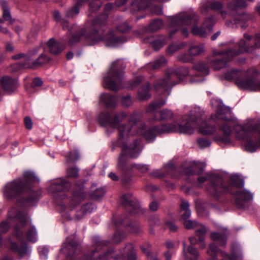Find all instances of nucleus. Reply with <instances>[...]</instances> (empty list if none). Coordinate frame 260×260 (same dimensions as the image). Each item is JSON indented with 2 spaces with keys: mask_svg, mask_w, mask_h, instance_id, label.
Here are the masks:
<instances>
[{
  "mask_svg": "<svg viewBox=\"0 0 260 260\" xmlns=\"http://www.w3.org/2000/svg\"><path fill=\"white\" fill-rule=\"evenodd\" d=\"M126 117V114L121 111L115 114L110 122V125L113 128H117L119 133L118 140L112 142V151H114L122 143L121 152L118 159L117 168L123 173L127 170L128 166L126 164L128 159L138 157L140 153L139 141H136L134 145H128L125 142L129 137L134 135H143L147 141L151 142L157 136L166 133L176 132L191 135L193 134L194 127L197 126L196 121L201 118L202 114L199 109H196L194 111H191L187 121L165 123L153 126L147 131H145V123L140 116L137 114L131 116L127 124H120Z\"/></svg>",
  "mask_w": 260,
  "mask_h": 260,
  "instance_id": "f257e3e1",
  "label": "nucleus"
},
{
  "mask_svg": "<svg viewBox=\"0 0 260 260\" xmlns=\"http://www.w3.org/2000/svg\"><path fill=\"white\" fill-rule=\"evenodd\" d=\"M108 15L104 13L96 18L92 23L89 28V34H85L84 29H82L79 32L76 33L70 38L69 44L73 46L78 43L82 37L85 39L91 41L90 45H94L102 40L105 43V45L109 47H115L119 43H123L125 40L123 38H117L114 36L112 32L108 34L104 37L102 36L103 29V27L105 25Z\"/></svg>",
  "mask_w": 260,
  "mask_h": 260,
  "instance_id": "f03ea898",
  "label": "nucleus"
},
{
  "mask_svg": "<svg viewBox=\"0 0 260 260\" xmlns=\"http://www.w3.org/2000/svg\"><path fill=\"white\" fill-rule=\"evenodd\" d=\"M173 26L192 25L191 32L194 36L206 38L212 31L216 21L213 15L206 17L201 26L197 25L199 17L194 13H183L171 18Z\"/></svg>",
  "mask_w": 260,
  "mask_h": 260,
  "instance_id": "7ed1b4c3",
  "label": "nucleus"
},
{
  "mask_svg": "<svg viewBox=\"0 0 260 260\" xmlns=\"http://www.w3.org/2000/svg\"><path fill=\"white\" fill-rule=\"evenodd\" d=\"M211 104L216 111L215 115L211 116V119L218 123L214 140L219 144L226 145L228 144L227 108L218 99H212Z\"/></svg>",
  "mask_w": 260,
  "mask_h": 260,
  "instance_id": "20e7f679",
  "label": "nucleus"
},
{
  "mask_svg": "<svg viewBox=\"0 0 260 260\" xmlns=\"http://www.w3.org/2000/svg\"><path fill=\"white\" fill-rule=\"evenodd\" d=\"M188 75L187 68L169 69L165 76L156 81L154 84V88L157 91L167 92L174 86L185 79Z\"/></svg>",
  "mask_w": 260,
  "mask_h": 260,
  "instance_id": "39448f33",
  "label": "nucleus"
},
{
  "mask_svg": "<svg viewBox=\"0 0 260 260\" xmlns=\"http://www.w3.org/2000/svg\"><path fill=\"white\" fill-rule=\"evenodd\" d=\"M35 181L39 182V179L34 173L26 171L24 173L23 180H15L6 184L4 196L6 198L12 199L22 194L30 189V184Z\"/></svg>",
  "mask_w": 260,
  "mask_h": 260,
  "instance_id": "423d86ee",
  "label": "nucleus"
},
{
  "mask_svg": "<svg viewBox=\"0 0 260 260\" xmlns=\"http://www.w3.org/2000/svg\"><path fill=\"white\" fill-rule=\"evenodd\" d=\"M14 221L16 224L13 229V235L17 239L20 241L26 239L32 242L37 241V232L34 226L30 227L25 233L24 232L29 222L27 214L18 212L14 217Z\"/></svg>",
  "mask_w": 260,
  "mask_h": 260,
  "instance_id": "0eeeda50",
  "label": "nucleus"
},
{
  "mask_svg": "<svg viewBox=\"0 0 260 260\" xmlns=\"http://www.w3.org/2000/svg\"><path fill=\"white\" fill-rule=\"evenodd\" d=\"M236 129L241 130L239 133L242 137L250 135L245 145L248 151L253 152L260 147V130L258 129V124L253 120H248L244 125H237Z\"/></svg>",
  "mask_w": 260,
  "mask_h": 260,
  "instance_id": "6e6552de",
  "label": "nucleus"
},
{
  "mask_svg": "<svg viewBox=\"0 0 260 260\" xmlns=\"http://www.w3.org/2000/svg\"><path fill=\"white\" fill-rule=\"evenodd\" d=\"M125 68L120 59L113 61L103 79V84L105 88L113 91L119 90L122 84L123 77V69Z\"/></svg>",
  "mask_w": 260,
  "mask_h": 260,
  "instance_id": "1a4fd4ad",
  "label": "nucleus"
},
{
  "mask_svg": "<svg viewBox=\"0 0 260 260\" xmlns=\"http://www.w3.org/2000/svg\"><path fill=\"white\" fill-rule=\"evenodd\" d=\"M239 71L232 70L229 73V81L236 79V84L241 88L250 91H260V80L256 78L260 74V72L256 68L252 67L246 72V79L243 80L237 78Z\"/></svg>",
  "mask_w": 260,
  "mask_h": 260,
  "instance_id": "9d476101",
  "label": "nucleus"
},
{
  "mask_svg": "<svg viewBox=\"0 0 260 260\" xmlns=\"http://www.w3.org/2000/svg\"><path fill=\"white\" fill-rule=\"evenodd\" d=\"M209 181L210 185L207 187L208 191L213 196L218 198L220 194L225 193L228 191L226 187V183L223 184L221 177L217 175L206 174L198 178V186L206 182Z\"/></svg>",
  "mask_w": 260,
  "mask_h": 260,
  "instance_id": "9b49d317",
  "label": "nucleus"
},
{
  "mask_svg": "<svg viewBox=\"0 0 260 260\" xmlns=\"http://www.w3.org/2000/svg\"><path fill=\"white\" fill-rule=\"evenodd\" d=\"M11 224L7 221H4L0 223V248L3 246H7L10 248L13 251L16 252L19 255L22 256L25 255L28 249L26 244L25 243H18L12 240L11 237L7 239H3L2 234L7 232L10 229Z\"/></svg>",
  "mask_w": 260,
  "mask_h": 260,
  "instance_id": "f8f14e48",
  "label": "nucleus"
},
{
  "mask_svg": "<svg viewBox=\"0 0 260 260\" xmlns=\"http://www.w3.org/2000/svg\"><path fill=\"white\" fill-rule=\"evenodd\" d=\"M212 53L213 56L222 57V58H216L211 61L213 69L217 71L225 68L228 64V44L226 43L219 44L218 48L214 49Z\"/></svg>",
  "mask_w": 260,
  "mask_h": 260,
  "instance_id": "ddd939ff",
  "label": "nucleus"
},
{
  "mask_svg": "<svg viewBox=\"0 0 260 260\" xmlns=\"http://www.w3.org/2000/svg\"><path fill=\"white\" fill-rule=\"evenodd\" d=\"M235 206L240 209L243 208L245 205L252 200L253 194L246 189L240 190L234 193Z\"/></svg>",
  "mask_w": 260,
  "mask_h": 260,
  "instance_id": "4468645a",
  "label": "nucleus"
},
{
  "mask_svg": "<svg viewBox=\"0 0 260 260\" xmlns=\"http://www.w3.org/2000/svg\"><path fill=\"white\" fill-rule=\"evenodd\" d=\"M121 203L129 208L128 210L131 214H138L141 211L137 200L131 193L125 194L122 197Z\"/></svg>",
  "mask_w": 260,
  "mask_h": 260,
  "instance_id": "2eb2a0df",
  "label": "nucleus"
},
{
  "mask_svg": "<svg viewBox=\"0 0 260 260\" xmlns=\"http://www.w3.org/2000/svg\"><path fill=\"white\" fill-rule=\"evenodd\" d=\"M71 187V183L63 178L55 180L50 185V189L53 193H59L68 191Z\"/></svg>",
  "mask_w": 260,
  "mask_h": 260,
  "instance_id": "dca6fc26",
  "label": "nucleus"
},
{
  "mask_svg": "<svg viewBox=\"0 0 260 260\" xmlns=\"http://www.w3.org/2000/svg\"><path fill=\"white\" fill-rule=\"evenodd\" d=\"M0 83L4 91L8 94L13 92L18 86L17 80L9 76L3 77Z\"/></svg>",
  "mask_w": 260,
  "mask_h": 260,
  "instance_id": "f3484780",
  "label": "nucleus"
},
{
  "mask_svg": "<svg viewBox=\"0 0 260 260\" xmlns=\"http://www.w3.org/2000/svg\"><path fill=\"white\" fill-rule=\"evenodd\" d=\"M244 39L246 40H241L240 41L239 46V49L236 52L234 53V55H238L239 54L243 53L244 52H252L253 49L255 48H260V45L258 42L254 43V47H249V41L251 39V37L248 35L245 34L244 35Z\"/></svg>",
  "mask_w": 260,
  "mask_h": 260,
  "instance_id": "a211bd4d",
  "label": "nucleus"
},
{
  "mask_svg": "<svg viewBox=\"0 0 260 260\" xmlns=\"http://www.w3.org/2000/svg\"><path fill=\"white\" fill-rule=\"evenodd\" d=\"M61 250L68 256H72L80 251V246L76 242L71 241L67 238L66 242L63 244Z\"/></svg>",
  "mask_w": 260,
  "mask_h": 260,
  "instance_id": "6ab92c4d",
  "label": "nucleus"
},
{
  "mask_svg": "<svg viewBox=\"0 0 260 260\" xmlns=\"http://www.w3.org/2000/svg\"><path fill=\"white\" fill-rule=\"evenodd\" d=\"M49 60L50 58L47 55L41 54L34 61L20 64V68L36 69L48 63Z\"/></svg>",
  "mask_w": 260,
  "mask_h": 260,
  "instance_id": "aec40b11",
  "label": "nucleus"
},
{
  "mask_svg": "<svg viewBox=\"0 0 260 260\" xmlns=\"http://www.w3.org/2000/svg\"><path fill=\"white\" fill-rule=\"evenodd\" d=\"M128 221L127 217L122 216L120 218L119 221L116 224H121L126 226L127 230L133 234H139L141 232V228L138 222H131L126 224Z\"/></svg>",
  "mask_w": 260,
  "mask_h": 260,
  "instance_id": "412c9836",
  "label": "nucleus"
},
{
  "mask_svg": "<svg viewBox=\"0 0 260 260\" xmlns=\"http://www.w3.org/2000/svg\"><path fill=\"white\" fill-rule=\"evenodd\" d=\"M183 255L186 260H198L200 256L197 249L192 246H189L186 248V243L184 242Z\"/></svg>",
  "mask_w": 260,
  "mask_h": 260,
  "instance_id": "4be33fe9",
  "label": "nucleus"
},
{
  "mask_svg": "<svg viewBox=\"0 0 260 260\" xmlns=\"http://www.w3.org/2000/svg\"><path fill=\"white\" fill-rule=\"evenodd\" d=\"M207 253L208 255L214 257L215 259H217V253L218 256L221 257L220 260H227L228 253L225 251L222 250H218V248L216 245L213 243L209 245V249L207 250Z\"/></svg>",
  "mask_w": 260,
  "mask_h": 260,
  "instance_id": "5701e85b",
  "label": "nucleus"
},
{
  "mask_svg": "<svg viewBox=\"0 0 260 260\" xmlns=\"http://www.w3.org/2000/svg\"><path fill=\"white\" fill-rule=\"evenodd\" d=\"M47 46L50 53L54 55L60 53L66 47L65 43H59L51 38L47 42Z\"/></svg>",
  "mask_w": 260,
  "mask_h": 260,
  "instance_id": "b1692460",
  "label": "nucleus"
},
{
  "mask_svg": "<svg viewBox=\"0 0 260 260\" xmlns=\"http://www.w3.org/2000/svg\"><path fill=\"white\" fill-rule=\"evenodd\" d=\"M117 101V97L114 95L109 93H102L101 95L100 102L108 108L116 107Z\"/></svg>",
  "mask_w": 260,
  "mask_h": 260,
  "instance_id": "393cba45",
  "label": "nucleus"
},
{
  "mask_svg": "<svg viewBox=\"0 0 260 260\" xmlns=\"http://www.w3.org/2000/svg\"><path fill=\"white\" fill-rule=\"evenodd\" d=\"M85 197V193L81 190L75 192L70 202L69 208L70 209H73L78 204L83 201Z\"/></svg>",
  "mask_w": 260,
  "mask_h": 260,
  "instance_id": "a878e982",
  "label": "nucleus"
},
{
  "mask_svg": "<svg viewBox=\"0 0 260 260\" xmlns=\"http://www.w3.org/2000/svg\"><path fill=\"white\" fill-rule=\"evenodd\" d=\"M150 84L147 83L145 86H142L138 91V98L140 101H145L150 99L151 95L149 93Z\"/></svg>",
  "mask_w": 260,
  "mask_h": 260,
  "instance_id": "bb28decb",
  "label": "nucleus"
},
{
  "mask_svg": "<svg viewBox=\"0 0 260 260\" xmlns=\"http://www.w3.org/2000/svg\"><path fill=\"white\" fill-rule=\"evenodd\" d=\"M0 5L3 10V17L4 21H8L10 24H13L14 19L12 18L7 3L4 1H1L0 2Z\"/></svg>",
  "mask_w": 260,
  "mask_h": 260,
  "instance_id": "cd10ccee",
  "label": "nucleus"
},
{
  "mask_svg": "<svg viewBox=\"0 0 260 260\" xmlns=\"http://www.w3.org/2000/svg\"><path fill=\"white\" fill-rule=\"evenodd\" d=\"M159 117H157L156 115L153 116V120H171L174 116L173 112L168 109H164L159 112Z\"/></svg>",
  "mask_w": 260,
  "mask_h": 260,
  "instance_id": "c85d7f7f",
  "label": "nucleus"
},
{
  "mask_svg": "<svg viewBox=\"0 0 260 260\" xmlns=\"http://www.w3.org/2000/svg\"><path fill=\"white\" fill-rule=\"evenodd\" d=\"M203 171V168L200 164L192 162V164L187 166L184 169V173L188 175L194 174L201 173Z\"/></svg>",
  "mask_w": 260,
  "mask_h": 260,
  "instance_id": "c756f323",
  "label": "nucleus"
},
{
  "mask_svg": "<svg viewBox=\"0 0 260 260\" xmlns=\"http://www.w3.org/2000/svg\"><path fill=\"white\" fill-rule=\"evenodd\" d=\"M152 38H148L145 40L146 43H150L155 50L161 48L167 42L166 38L164 36H160L158 39L151 41Z\"/></svg>",
  "mask_w": 260,
  "mask_h": 260,
  "instance_id": "7c9ffc66",
  "label": "nucleus"
},
{
  "mask_svg": "<svg viewBox=\"0 0 260 260\" xmlns=\"http://www.w3.org/2000/svg\"><path fill=\"white\" fill-rule=\"evenodd\" d=\"M199 132L200 134L204 135H210L216 132V128L214 125H210L206 122H204L199 126Z\"/></svg>",
  "mask_w": 260,
  "mask_h": 260,
  "instance_id": "2f4dec72",
  "label": "nucleus"
},
{
  "mask_svg": "<svg viewBox=\"0 0 260 260\" xmlns=\"http://www.w3.org/2000/svg\"><path fill=\"white\" fill-rule=\"evenodd\" d=\"M88 1V0H77L76 5L67 11L66 17L68 18H72L78 15L79 13V6Z\"/></svg>",
  "mask_w": 260,
  "mask_h": 260,
  "instance_id": "473e14b6",
  "label": "nucleus"
},
{
  "mask_svg": "<svg viewBox=\"0 0 260 260\" xmlns=\"http://www.w3.org/2000/svg\"><path fill=\"white\" fill-rule=\"evenodd\" d=\"M167 63V61L166 57L164 56H161L156 58L153 62H150L148 64V66L152 69L156 70L165 67Z\"/></svg>",
  "mask_w": 260,
  "mask_h": 260,
  "instance_id": "72a5a7b5",
  "label": "nucleus"
},
{
  "mask_svg": "<svg viewBox=\"0 0 260 260\" xmlns=\"http://www.w3.org/2000/svg\"><path fill=\"white\" fill-rule=\"evenodd\" d=\"M211 238L214 241L217 242L221 246H224L226 244V236L224 233L213 232L211 234Z\"/></svg>",
  "mask_w": 260,
  "mask_h": 260,
  "instance_id": "f704fd0d",
  "label": "nucleus"
},
{
  "mask_svg": "<svg viewBox=\"0 0 260 260\" xmlns=\"http://www.w3.org/2000/svg\"><path fill=\"white\" fill-rule=\"evenodd\" d=\"M243 179L237 174H233L229 177V185L240 187L244 185Z\"/></svg>",
  "mask_w": 260,
  "mask_h": 260,
  "instance_id": "c9c22d12",
  "label": "nucleus"
},
{
  "mask_svg": "<svg viewBox=\"0 0 260 260\" xmlns=\"http://www.w3.org/2000/svg\"><path fill=\"white\" fill-rule=\"evenodd\" d=\"M242 253L240 248L237 244H233L231 251L229 255V260H240L242 258Z\"/></svg>",
  "mask_w": 260,
  "mask_h": 260,
  "instance_id": "e433bc0d",
  "label": "nucleus"
},
{
  "mask_svg": "<svg viewBox=\"0 0 260 260\" xmlns=\"http://www.w3.org/2000/svg\"><path fill=\"white\" fill-rule=\"evenodd\" d=\"M189 207V203L186 201H183L180 205L181 216L182 219L184 220L188 219L191 215V212Z\"/></svg>",
  "mask_w": 260,
  "mask_h": 260,
  "instance_id": "4c0bfd02",
  "label": "nucleus"
},
{
  "mask_svg": "<svg viewBox=\"0 0 260 260\" xmlns=\"http://www.w3.org/2000/svg\"><path fill=\"white\" fill-rule=\"evenodd\" d=\"M12 58V59H15V60L23 59L24 61V62H20V63H16L15 64H14L13 68H14V69H15L16 70H21V69H23V68H20V67H21L20 64L24 63L25 62H30L29 56H28L27 54H25V53H19V54H16L15 55H13Z\"/></svg>",
  "mask_w": 260,
  "mask_h": 260,
  "instance_id": "58836bf2",
  "label": "nucleus"
},
{
  "mask_svg": "<svg viewBox=\"0 0 260 260\" xmlns=\"http://www.w3.org/2000/svg\"><path fill=\"white\" fill-rule=\"evenodd\" d=\"M193 69L200 72L202 75L206 76L209 74L210 71L208 66L204 62H199L193 66Z\"/></svg>",
  "mask_w": 260,
  "mask_h": 260,
  "instance_id": "ea45409f",
  "label": "nucleus"
},
{
  "mask_svg": "<svg viewBox=\"0 0 260 260\" xmlns=\"http://www.w3.org/2000/svg\"><path fill=\"white\" fill-rule=\"evenodd\" d=\"M192 56H196L201 55L205 51L204 45L203 44L193 45L188 49Z\"/></svg>",
  "mask_w": 260,
  "mask_h": 260,
  "instance_id": "a19ab883",
  "label": "nucleus"
},
{
  "mask_svg": "<svg viewBox=\"0 0 260 260\" xmlns=\"http://www.w3.org/2000/svg\"><path fill=\"white\" fill-rule=\"evenodd\" d=\"M167 100L161 99L158 101L151 103L146 108L147 113H152L157 109L163 106L166 103Z\"/></svg>",
  "mask_w": 260,
  "mask_h": 260,
  "instance_id": "79ce46f5",
  "label": "nucleus"
},
{
  "mask_svg": "<svg viewBox=\"0 0 260 260\" xmlns=\"http://www.w3.org/2000/svg\"><path fill=\"white\" fill-rule=\"evenodd\" d=\"M163 22L160 19H157L153 21L149 25L146 31L149 32L156 31L160 29L163 26Z\"/></svg>",
  "mask_w": 260,
  "mask_h": 260,
  "instance_id": "37998d69",
  "label": "nucleus"
},
{
  "mask_svg": "<svg viewBox=\"0 0 260 260\" xmlns=\"http://www.w3.org/2000/svg\"><path fill=\"white\" fill-rule=\"evenodd\" d=\"M98 120L102 125H106L108 124L110 125L111 121L110 114L108 112H102L99 115Z\"/></svg>",
  "mask_w": 260,
  "mask_h": 260,
  "instance_id": "c03bdc74",
  "label": "nucleus"
},
{
  "mask_svg": "<svg viewBox=\"0 0 260 260\" xmlns=\"http://www.w3.org/2000/svg\"><path fill=\"white\" fill-rule=\"evenodd\" d=\"M151 246L149 243H145L141 246V249L150 260H158L155 255H153L151 253Z\"/></svg>",
  "mask_w": 260,
  "mask_h": 260,
  "instance_id": "a18cd8bd",
  "label": "nucleus"
},
{
  "mask_svg": "<svg viewBox=\"0 0 260 260\" xmlns=\"http://www.w3.org/2000/svg\"><path fill=\"white\" fill-rule=\"evenodd\" d=\"M53 17L56 22L60 23L64 29L69 28V22L66 20L64 19L61 18L60 14L58 11H54L53 14Z\"/></svg>",
  "mask_w": 260,
  "mask_h": 260,
  "instance_id": "49530a36",
  "label": "nucleus"
},
{
  "mask_svg": "<svg viewBox=\"0 0 260 260\" xmlns=\"http://www.w3.org/2000/svg\"><path fill=\"white\" fill-rule=\"evenodd\" d=\"M247 6L245 0H234L231 2L230 7L232 9H243Z\"/></svg>",
  "mask_w": 260,
  "mask_h": 260,
  "instance_id": "de8ad7c7",
  "label": "nucleus"
},
{
  "mask_svg": "<svg viewBox=\"0 0 260 260\" xmlns=\"http://www.w3.org/2000/svg\"><path fill=\"white\" fill-rule=\"evenodd\" d=\"M222 7V5L217 2L215 1H211L207 4L205 7V10H220Z\"/></svg>",
  "mask_w": 260,
  "mask_h": 260,
  "instance_id": "09e8293b",
  "label": "nucleus"
},
{
  "mask_svg": "<svg viewBox=\"0 0 260 260\" xmlns=\"http://www.w3.org/2000/svg\"><path fill=\"white\" fill-rule=\"evenodd\" d=\"M177 59L181 62L185 63L192 61L193 60V56L188 51L187 52H185L178 55Z\"/></svg>",
  "mask_w": 260,
  "mask_h": 260,
  "instance_id": "8fccbe9b",
  "label": "nucleus"
},
{
  "mask_svg": "<svg viewBox=\"0 0 260 260\" xmlns=\"http://www.w3.org/2000/svg\"><path fill=\"white\" fill-rule=\"evenodd\" d=\"M125 252L129 260H135L136 258L134 248L132 244H128L124 249Z\"/></svg>",
  "mask_w": 260,
  "mask_h": 260,
  "instance_id": "3c124183",
  "label": "nucleus"
},
{
  "mask_svg": "<svg viewBox=\"0 0 260 260\" xmlns=\"http://www.w3.org/2000/svg\"><path fill=\"white\" fill-rule=\"evenodd\" d=\"M196 234L199 237V239H203V237L206 234L207 229L203 225L199 223L198 226L196 227Z\"/></svg>",
  "mask_w": 260,
  "mask_h": 260,
  "instance_id": "603ef678",
  "label": "nucleus"
},
{
  "mask_svg": "<svg viewBox=\"0 0 260 260\" xmlns=\"http://www.w3.org/2000/svg\"><path fill=\"white\" fill-rule=\"evenodd\" d=\"M121 103L125 107H128L133 105V101L129 94L122 96L121 99Z\"/></svg>",
  "mask_w": 260,
  "mask_h": 260,
  "instance_id": "864d4df0",
  "label": "nucleus"
},
{
  "mask_svg": "<svg viewBox=\"0 0 260 260\" xmlns=\"http://www.w3.org/2000/svg\"><path fill=\"white\" fill-rule=\"evenodd\" d=\"M66 162L69 163L74 162L77 160L79 158V155L77 151L70 152L66 156Z\"/></svg>",
  "mask_w": 260,
  "mask_h": 260,
  "instance_id": "5fc2aeb1",
  "label": "nucleus"
},
{
  "mask_svg": "<svg viewBox=\"0 0 260 260\" xmlns=\"http://www.w3.org/2000/svg\"><path fill=\"white\" fill-rule=\"evenodd\" d=\"M67 176L70 178H76L78 176L79 169L76 167H71L67 169Z\"/></svg>",
  "mask_w": 260,
  "mask_h": 260,
  "instance_id": "6e6d98bb",
  "label": "nucleus"
},
{
  "mask_svg": "<svg viewBox=\"0 0 260 260\" xmlns=\"http://www.w3.org/2000/svg\"><path fill=\"white\" fill-rule=\"evenodd\" d=\"M184 226L187 229H191L196 228L198 226L199 223L195 220H191L187 219L184 220L183 222Z\"/></svg>",
  "mask_w": 260,
  "mask_h": 260,
  "instance_id": "4d7b16f0",
  "label": "nucleus"
},
{
  "mask_svg": "<svg viewBox=\"0 0 260 260\" xmlns=\"http://www.w3.org/2000/svg\"><path fill=\"white\" fill-rule=\"evenodd\" d=\"M105 193V191L103 188H97L91 193V197L94 199H98L102 197Z\"/></svg>",
  "mask_w": 260,
  "mask_h": 260,
  "instance_id": "13d9d810",
  "label": "nucleus"
},
{
  "mask_svg": "<svg viewBox=\"0 0 260 260\" xmlns=\"http://www.w3.org/2000/svg\"><path fill=\"white\" fill-rule=\"evenodd\" d=\"M117 259L119 257L114 256V254L111 251H108L105 253L103 255H100L98 260H109L110 259Z\"/></svg>",
  "mask_w": 260,
  "mask_h": 260,
  "instance_id": "bf43d9fd",
  "label": "nucleus"
},
{
  "mask_svg": "<svg viewBox=\"0 0 260 260\" xmlns=\"http://www.w3.org/2000/svg\"><path fill=\"white\" fill-rule=\"evenodd\" d=\"M96 209L94 205L90 203L84 204L82 207L81 209L85 212V214L92 212Z\"/></svg>",
  "mask_w": 260,
  "mask_h": 260,
  "instance_id": "052dcab7",
  "label": "nucleus"
},
{
  "mask_svg": "<svg viewBox=\"0 0 260 260\" xmlns=\"http://www.w3.org/2000/svg\"><path fill=\"white\" fill-rule=\"evenodd\" d=\"M199 146L201 148H204L209 147L211 145V142L206 139L200 138L197 140Z\"/></svg>",
  "mask_w": 260,
  "mask_h": 260,
  "instance_id": "680f3d73",
  "label": "nucleus"
},
{
  "mask_svg": "<svg viewBox=\"0 0 260 260\" xmlns=\"http://www.w3.org/2000/svg\"><path fill=\"white\" fill-rule=\"evenodd\" d=\"M117 28L118 31L121 32H125L129 30L131 27L126 22H123L119 24L117 26Z\"/></svg>",
  "mask_w": 260,
  "mask_h": 260,
  "instance_id": "e2e57ef3",
  "label": "nucleus"
},
{
  "mask_svg": "<svg viewBox=\"0 0 260 260\" xmlns=\"http://www.w3.org/2000/svg\"><path fill=\"white\" fill-rule=\"evenodd\" d=\"M101 6L100 0H93L89 4V9L91 11L98 10Z\"/></svg>",
  "mask_w": 260,
  "mask_h": 260,
  "instance_id": "0e129e2a",
  "label": "nucleus"
},
{
  "mask_svg": "<svg viewBox=\"0 0 260 260\" xmlns=\"http://www.w3.org/2000/svg\"><path fill=\"white\" fill-rule=\"evenodd\" d=\"M37 199V198L31 196L27 198H25L22 201V206L25 207L31 206L33 202Z\"/></svg>",
  "mask_w": 260,
  "mask_h": 260,
  "instance_id": "69168bd1",
  "label": "nucleus"
},
{
  "mask_svg": "<svg viewBox=\"0 0 260 260\" xmlns=\"http://www.w3.org/2000/svg\"><path fill=\"white\" fill-rule=\"evenodd\" d=\"M184 46V45H170L168 48V52L170 54H173L175 52L177 51L179 49H181Z\"/></svg>",
  "mask_w": 260,
  "mask_h": 260,
  "instance_id": "338daca9",
  "label": "nucleus"
},
{
  "mask_svg": "<svg viewBox=\"0 0 260 260\" xmlns=\"http://www.w3.org/2000/svg\"><path fill=\"white\" fill-rule=\"evenodd\" d=\"M107 244V241H99L97 243H96L95 250L94 251V254L96 252L100 251V249L101 248L105 249V248H106Z\"/></svg>",
  "mask_w": 260,
  "mask_h": 260,
  "instance_id": "774afa93",
  "label": "nucleus"
}]
</instances>
